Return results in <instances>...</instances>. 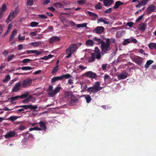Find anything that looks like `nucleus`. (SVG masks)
Listing matches in <instances>:
<instances>
[{
    "mask_svg": "<svg viewBox=\"0 0 156 156\" xmlns=\"http://www.w3.org/2000/svg\"><path fill=\"white\" fill-rule=\"evenodd\" d=\"M134 24V23L132 22H128L126 24V25L130 27H132Z\"/></svg>",
    "mask_w": 156,
    "mask_h": 156,
    "instance_id": "603ef678",
    "label": "nucleus"
},
{
    "mask_svg": "<svg viewBox=\"0 0 156 156\" xmlns=\"http://www.w3.org/2000/svg\"><path fill=\"white\" fill-rule=\"evenodd\" d=\"M21 83L20 82L16 83L13 87L12 91L14 92H16L18 91L21 87Z\"/></svg>",
    "mask_w": 156,
    "mask_h": 156,
    "instance_id": "f8f14e48",
    "label": "nucleus"
},
{
    "mask_svg": "<svg viewBox=\"0 0 156 156\" xmlns=\"http://www.w3.org/2000/svg\"><path fill=\"white\" fill-rule=\"evenodd\" d=\"M54 5L57 8H62L64 7L63 5L59 3H56L54 4Z\"/></svg>",
    "mask_w": 156,
    "mask_h": 156,
    "instance_id": "f704fd0d",
    "label": "nucleus"
},
{
    "mask_svg": "<svg viewBox=\"0 0 156 156\" xmlns=\"http://www.w3.org/2000/svg\"><path fill=\"white\" fill-rule=\"evenodd\" d=\"M146 26V23H141L139 26L138 29L140 31H144L145 30Z\"/></svg>",
    "mask_w": 156,
    "mask_h": 156,
    "instance_id": "6ab92c4d",
    "label": "nucleus"
},
{
    "mask_svg": "<svg viewBox=\"0 0 156 156\" xmlns=\"http://www.w3.org/2000/svg\"><path fill=\"white\" fill-rule=\"evenodd\" d=\"M32 82V80L30 78H27L24 80L22 83V87H29Z\"/></svg>",
    "mask_w": 156,
    "mask_h": 156,
    "instance_id": "0eeeda50",
    "label": "nucleus"
},
{
    "mask_svg": "<svg viewBox=\"0 0 156 156\" xmlns=\"http://www.w3.org/2000/svg\"><path fill=\"white\" fill-rule=\"evenodd\" d=\"M148 0H143L139 2L138 4L136 5V8H140V7L145 5L148 2Z\"/></svg>",
    "mask_w": 156,
    "mask_h": 156,
    "instance_id": "f3484780",
    "label": "nucleus"
},
{
    "mask_svg": "<svg viewBox=\"0 0 156 156\" xmlns=\"http://www.w3.org/2000/svg\"><path fill=\"white\" fill-rule=\"evenodd\" d=\"M62 89L61 87H57L54 89L52 91L48 93V96L50 97H54L56 94L58 93Z\"/></svg>",
    "mask_w": 156,
    "mask_h": 156,
    "instance_id": "423d86ee",
    "label": "nucleus"
},
{
    "mask_svg": "<svg viewBox=\"0 0 156 156\" xmlns=\"http://www.w3.org/2000/svg\"><path fill=\"white\" fill-rule=\"evenodd\" d=\"M143 59L141 57H137L134 59V62L137 63L139 66H141L143 62Z\"/></svg>",
    "mask_w": 156,
    "mask_h": 156,
    "instance_id": "9d476101",
    "label": "nucleus"
},
{
    "mask_svg": "<svg viewBox=\"0 0 156 156\" xmlns=\"http://www.w3.org/2000/svg\"><path fill=\"white\" fill-rule=\"evenodd\" d=\"M107 65V64H103L102 65L101 67L103 70H105L106 69Z\"/></svg>",
    "mask_w": 156,
    "mask_h": 156,
    "instance_id": "338daca9",
    "label": "nucleus"
},
{
    "mask_svg": "<svg viewBox=\"0 0 156 156\" xmlns=\"http://www.w3.org/2000/svg\"><path fill=\"white\" fill-rule=\"evenodd\" d=\"M86 99L87 102L88 103H89L91 100V98L88 95H83Z\"/></svg>",
    "mask_w": 156,
    "mask_h": 156,
    "instance_id": "c756f323",
    "label": "nucleus"
},
{
    "mask_svg": "<svg viewBox=\"0 0 156 156\" xmlns=\"http://www.w3.org/2000/svg\"><path fill=\"white\" fill-rule=\"evenodd\" d=\"M28 98H30L29 99L30 101L34 102L35 100V98L31 96H30Z\"/></svg>",
    "mask_w": 156,
    "mask_h": 156,
    "instance_id": "680f3d73",
    "label": "nucleus"
},
{
    "mask_svg": "<svg viewBox=\"0 0 156 156\" xmlns=\"http://www.w3.org/2000/svg\"><path fill=\"white\" fill-rule=\"evenodd\" d=\"M14 55L13 54H12L10 55L9 56L8 58V61H9L11 60L12 58L14 57Z\"/></svg>",
    "mask_w": 156,
    "mask_h": 156,
    "instance_id": "0e129e2a",
    "label": "nucleus"
},
{
    "mask_svg": "<svg viewBox=\"0 0 156 156\" xmlns=\"http://www.w3.org/2000/svg\"><path fill=\"white\" fill-rule=\"evenodd\" d=\"M94 53L96 55L99 54L100 55H101L100 50L98 47H96L95 48V53Z\"/></svg>",
    "mask_w": 156,
    "mask_h": 156,
    "instance_id": "a18cd8bd",
    "label": "nucleus"
},
{
    "mask_svg": "<svg viewBox=\"0 0 156 156\" xmlns=\"http://www.w3.org/2000/svg\"><path fill=\"white\" fill-rule=\"evenodd\" d=\"M10 79V77L9 75H8L5 76L4 79L3 80V82L4 83H6Z\"/></svg>",
    "mask_w": 156,
    "mask_h": 156,
    "instance_id": "a19ab883",
    "label": "nucleus"
},
{
    "mask_svg": "<svg viewBox=\"0 0 156 156\" xmlns=\"http://www.w3.org/2000/svg\"><path fill=\"white\" fill-rule=\"evenodd\" d=\"M102 7V5L101 4L98 3L96 6H95V8L97 9H101Z\"/></svg>",
    "mask_w": 156,
    "mask_h": 156,
    "instance_id": "09e8293b",
    "label": "nucleus"
},
{
    "mask_svg": "<svg viewBox=\"0 0 156 156\" xmlns=\"http://www.w3.org/2000/svg\"><path fill=\"white\" fill-rule=\"evenodd\" d=\"M78 67L79 69L81 70H84L87 68V66H84L81 65H79Z\"/></svg>",
    "mask_w": 156,
    "mask_h": 156,
    "instance_id": "3c124183",
    "label": "nucleus"
},
{
    "mask_svg": "<svg viewBox=\"0 0 156 156\" xmlns=\"http://www.w3.org/2000/svg\"><path fill=\"white\" fill-rule=\"evenodd\" d=\"M42 44V42L41 41H37L35 42H32L30 44L32 45L35 47H37Z\"/></svg>",
    "mask_w": 156,
    "mask_h": 156,
    "instance_id": "b1692460",
    "label": "nucleus"
},
{
    "mask_svg": "<svg viewBox=\"0 0 156 156\" xmlns=\"http://www.w3.org/2000/svg\"><path fill=\"white\" fill-rule=\"evenodd\" d=\"M26 128V127L25 126L23 125H21L19 126V129L20 130L22 131L24 130Z\"/></svg>",
    "mask_w": 156,
    "mask_h": 156,
    "instance_id": "49530a36",
    "label": "nucleus"
},
{
    "mask_svg": "<svg viewBox=\"0 0 156 156\" xmlns=\"http://www.w3.org/2000/svg\"><path fill=\"white\" fill-rule=\"evenodd\" d=\"M38 23L36 22H32L30 23V26L32 27H36L38 24Z\"/></svg>",
    "mask_w": 156,
    "mask_h": 156,
    "instance_id": "37998d69",
    "label": "nucleus"
},
{
    "mask_svg": "<svg viewBox=\"0 0 156 156\" xmlns=\"http://www.w3.org/2000/svg\"><path fill=\"white\" fill-rule=\"evenodd\" d=\"M19 98V96H17L16 97H12L11 98V99L12 101H14L15 100L17 99L18 98Z\"/></svg>",
    "mask_w": 156,
    "mask_h": 156,
    "instance_id": "774afa93",
    "label": "nucleus"
},
{
    "mask_svg": "<svg viewBox=\"0 0 156 156\" xmlns=\"http://www.w3.org/2000/svg\"><path fill=\"white\" fill-rule=\"evenodd\" d=\"M101 57V55H100L99 54L96 55L94 53H92L91 54V58L89 60V62H92L94 61L96 58L97 59H100Z\"/></svg>",
    "mask_w": 156,
    "mask_h": 156,
    "instance_id": "6e6552de",
    "label": "nucleus"
},
{
    "mask_svg": "<svg viewBox=\"0 0 156 156\" xmlns=\"http://www.w3.org/2000/svg\"><path fill=\"white\" fill-rule=\"evenodd\" d=\"M15 134V133L14 131H9L4 135V136L5 138L9 139L13 137Z\"/></svg>",
    "mask_w": 156,
    "mask_h": 156,
    "instance_id": "4468645a",
    "label": "nucleus"
},
{
    "mask_svg": "<svg viewBox=\"0 0 156 156\" xmlns=\"http://www.w3.org/2000/svg\"><path fill=\"white\" fill-rule=\"evenodd\" d=\"M37 108V105H30V108L32 109L35 110Z\"/></svg>",
    "mask_w": 156,
    "mask_h": 156,
    "instance_id": "13d9d810",
    "label": "nucleus"
},
{
    "mask_svg": "<svg viewBox=\"0 0 156 156\" xmlns=\"http://www.w3.org/2000/svg\"><path fill=\"white\" fill-rule=\"evenodd\" d=\"M35 0H27V4L29 6H31L35 2Z\"/></svg>",
    "mask_w": 156,
    "mask_h": 156,
    "instance_id": "58836bf2",
    "label": "nucleus"
},
{
    "mask_svg": "<svg viewBox=\"0 0 156 156\" xmlns=\"http://www.w3.org/2000/svg\"><path fill=\"white\" fill-rule=\"evenodd\" d=\"M101 47V52L103 54L106 53L107 51H109L111 49L109 44L107 43L106 42H102Z\"/></svg>",
    "mask_w": 156,
    "mask_h": 156,
    "instance_id": "39448f33",
    "label": "nucleus"
},
{
    "mask_svg": "<svg viewBox=\"0 0 156 156\" xmlns=\"http://www.w3.org/2000/svg\"><path fill=\"white\" fill-rule=\"evenodd\" d=\"M85 74L87 76L91 78H94L96 76V74L95 73L91 71L86 72L85 73Z\"/></svg>",
    "mask_w": 156,
    "mask_h": 156,
    "instance_id": "dca6fc26",
    "label": "nucleus"
},
{
    "mask_svg": "<svg viewBox=\"0 0 156 156\" xmlns=\"http://www.w3.org/2000/svg\"><path fill=\"white\" fill-rule=\"evenodd\" d=\"M18 117L16 116H12L9 117L8 118V119L12 122L14 121L15 120H16Z\"/></svg>",
    "mask_w": 156,
    "mask_h": 156,
    "instance_id": "c9c22d12",
    "label": "nucleus"
},
{
    "mask_svg": "<svg viewBox=\"0 0 156 156\" xmlns=\"http://www.w3.org/2000/svg\"><path fill=\"white\" fill-rule=\"evenodd\" d=\"M33 53H35L36 55H38L41 53L42 51H39L37 50H34Z\"/></svg>",
    "mask_w": 156,
    "mask_h": 156,
    "instance_id": "5fc2aeb1",
    "label": "nucleus"
},
{
    "mask_svg": "<svg viewBox=\"0 0 156 156\" xmlns=\"http://www.w3.org/2000/svg\"><path fill=\"white\" fill-rule=\"evenodd\" d=\"M61 80H62L61 76H57L53 77L51 80V81L52 82H55L57 81Z\"/></svg>",
    "mask_w": 156,
    "mask_h": 156,
    "instance_id": "c85d7f7f",
    "label": "nucleus"
},
{
    "mask_svg": "<svg viewBox=\"0 0 156 156\" xmlns=\"http://www.w3.org/2000/svg\"><path fill=\"white\" fill-rule=\"evenodd\" d=\"M103 22L105 24H108L109 23L108 21L106 20L105 18H101L98 20V23Z\"/></svg>",
    "mask_w": 156,
    "mask_h": 156,
    "instance_id": "7c9ffc66",
    "label": "nucleus"
},
{
    "mask_svg": "<svg viewBox=\"0 0 156 156\" xmlns=\"http://www.w3.org/2000/svg\"><path fill=\"white\" fill-rule=\"evenodd\" d=\"M154 9V5H151L147 8L146 10V12L147 14H150L153 12Z\"/></svg>",
    "mask_w": 156,
    "mask_h": 156,
    "instance_id": "aec40b11",
    "label": "nucleus"
},
{
    "mask_svg": "<svg viewBox=\"0 0 156 156\" xmlns=\"http://www.w3.org/2000/svg\"><path fill=\"white\" fill-rule=\"evenodd\" d=\"M65 95L69 99H70V100L69 103V105H75L78 103V99L74 97L69 92H66L65 94Z\"/></svg>",
    "mask_w": 156,
    "mask_h": 156,
    "instance_id": "f03ea898",
    "label": "nucleus"
},
{
    "mask_svg": "<svg viewBox=\"0 0 156 156\" xmlns=\"http://www.w3.org/2000/svg\"><path fill=\"white\" fill-rule=\"evenodd\" d=\"M153 62L154 61L152 60H147L144 65V67L147 69L148 68L150 67V65L153 63Z\"/></svg>",
    "mask_w": 156,
    "mask_h": 156,
    "instance_id": "5701e85b",
    "label": "nucleus"
},
{
    "mask_svg": "<svg viewBox=\"0 0 156 156\" xmlns=\"http://www.w3.org/2000/svg\"><path fill=\"white\" fill-rule=\"evenodd\" d=\"M58 65H56L53 69L52 73L53 74H55L58 70Z\"/></svg>",
    "mask_w": 156,
    "mask_h": 156,
    "instance_id": "4c0bfd02",
    "label": "nucleus"
},
{
    "mask_svg": "<svg viewBox=\"0 0 156 156\" xmlns=\"http://www.w3.org/2000/svg\"><path fill=\"white\" fill-rule=\"evenodd\" d=\"M100 82L98 81L96 82L94 84L93 86L88 88L87 90L88 92H90V94L91 93L94 94L95 93L102 89L103 87H100Z\"/></svg>",
    "mask_w": 156,
    "mask_h": 156,
    "instance_id": "f257e3e1",
    "label": "nucleus"
},
{
    "mask_svg": "<svg viewBox=\"0 0 156 156\" xmlns=\"http://www.w3.org/2000/svg\"><path fill=\"white\" fill-rule=\"evenodd\" d=\"M28 96V94L27 93L23 94L19 96V98H26Z\"/></svg>",
    "mask_w": 156,
    "mask_h": 156,
    "instance_id": "052dcab7",
    "label": "nucleus"
},
{
    "mask_svg": "<svg viewBox=\"0 0 156 156\" xmlns=\"http://www.w3.org/2000/svg\"><path fill=\"white\" fill-rule=\"evenodd\" d=\"M106 42L107 43L109 44H110V43H115V40L114 38H111L110 39L107 38L106 40Z\"/></svg>",
    "mask_w": 156,
    "mask_h": 156,
    "instance_id": "2f4dec72",
    "label": "nucleus"
},
{
    "mask_svg": "<svg viewBox=\"0 0 156 156\" xmlns=\"http://www.w3.org/2000/svg\"><path fill=\"white\" fill-rule=\"evenodd\" d=\"M59 17L62 22L63 23L64 25L66 26H68V24H69L68 23V21L66 19L65 17L60 14Z\"/></svg>",
    "mask_w": 156,
    "mask_h": 156,
    "instance_id": "ddd939ff",
    "label": "nucleus"
},
{
    "mask_svg": "<svg viewBox=\"0 0 156 156\" xmlns=\"http://www.w3.org/2000/svg\"><path fill=\"white\" fill-rule=\"evenodd\" d=\"M77 3L79 5H83L86 2V0H80L77 1Z\"/></svg>",
    "mask_w": 156,
    "mask_h": 156,
    "instance_id": "79ce46f5",
    "label": "nucleus"
},
{
    "mask_svg": "<svg viewBox=\"0 0 156 156\" xmlns=\"http://www.w3.org/2000/svg\"><path fill=\"white\" fill-rule=\"evenodd\" d=\"M39 17L40 18L44 19H46L47 18V16L44 15H39Z\"/></svg>",
    "mask_w": 156,
    "mask_h": 156,
    "instance_id": "864d4df0",
    "label": "nucleus"
},
{
    "mask_svg": "<svg viewBox=\"0 0 156 156\" xmlns=\"http://www.w3.org/2000/svg\"><path fill=\"white\" fill-rule=\"evenodd\" d=\"M31 60H32L26 58L23 60L22 62L24 64H26L30 62Z\"/></svg>",
    "mask_w": 156,
    "mask_h": 156,
    "instance_id": "de8ad7c7",
    "label": "nucleus"
},
{
    "mask_svg": "<svg viewBox=\"0 0 156 156\" xmlns=\"http://www.w3.org/2000/svg\"><path fill=\"white\" fill-rule=\"evenodd\" d=\"M39 124L40 126L41 127L40 129L41 130H42L44 131H45L46 130V128L45 126V124L44 122H40Z\"/></svg>",
    "mask_w": 156,
    "mask_h": 156,
    "instance_id": "4be33fe9",
    "label": "nucleus"
},
{
    "mask_svg": "<svg viewBox=\"0 0 156 156\" xmlns=\"http://www.w3.org/2000/svg\"><path fill=\"white\" fill-rule=\"evenodd\" d=\"M130 39L132 42L136 43L137 42V40L136 39L134 38L133 37H131Z\"/></svg>",
    "mask_w": 156,
    "mask_h": 156,
    "instance_id": "bf43d9fd",
    "label": "nucleus"
},
{
    "mask_svg": "<svg viewBox=\"0 0 156 156\" xmlns=\"http://www.w3.org/2000/svg\"><path fill=\"white\" fill-rule=\"evenodd\" d=\"M123 3L121 2L120 1H118L115 2V5L114 6V9H117L119 6H120L123 4Z\"/></svg>",
    "mask_w": 156,
    "mask_h": 156,
    "instance_id": "a878e982",
    "label": "nucleus"
},
{
    "mask_svg": "<svg viewBox=\"0 0 156 156\" xmlns=\"http://www.w3.org/2000/svg\"><path fill=\"white\" fill-rule=\"evenodd\" d=\"M62 80L64 79H68L72 77V76L69 74H67L65 75H63L61 76Z\"/></svg>",
    "mask_w": 156,
    "mask_h": 156,
    "instance_id": "72a5a7b5",
    "label": "nucleus"
},
{
    "mask_svg": "<svg viewBox=\"0 0 156 156\" xmlns=\"http://www.w3.org/2000/svg\"><path fill=\"white\" fill-rule=\"evenodd\" d=\"M87 13H88L89 16L91 18V19L93 20H94L97 19L98 17L97 15L93 12L90 11H87Z\"/></svg>",
    "mask_w": 156,
    "mask_h": 156,
    "instance_id": "a211bd4d",
    "label": "nucleus"
},
{
    "mask_svg": "<svg viewBox=\"0 0 156 156\" xmlns=\"http://www.w3.org/2000/svg\"><path fill=\"white\" fill-rule=\"evenodd\" d=\"M148 47L150 49H156V43H151L148 44Z\"/></svg>",
    "mask_w": 156,
    "mask_h": 156,
    "instance_id": "bb28decb",
    "label": "nucleus"
},
{
    "mask_svg": "<svg viewBox=\"0 0 156 156\" xmlns=\"http://www.w3.org/2000/svg\"><path fill=\"white\" fill-rule=\"evenodd\" d=\"M7 7L5 4H3L0 8V11L4 13L7 10Z\"/></svg>",
    "mask_w": 156,
    "mask_h": 156,
    "instance_id": "393cba45",
    "label": "nucleus"
},
{
    "mask_svg": "<svg viewBox=\"0 0 156 156\" xmlns=\"http://www.w3.org/2000/svg\"><path fill=\"white\" fill-rule=\"evenodd\" d=\"M60 40V38L59 37L55 36L50 38L49 42L50 43L52 44L54 42L59 41Z\"/></svg>",
    "mask_w": 156,
    "mask_h": 156,
    "instance_id": "2eb2a0df",
    "label": "nucleus"
},
{
    "mask_svg": "<svg viewBox=\"0 0 156 156\" xmlns=\"http://www.w3.org/2000/svg\"><path fill=\"white\" fill-rule=\"evenodd\" d=\"M131 40L130 39H125L123 42L122 44L123 45H126L130 42Z\"/></svg>",
    "mask_w": 156,
    "mask_h": 156,
    "instance_id": "e433bc0d",
    "label": "nucleus"
},
{
    "mask_svg": "<svg viewBox=\"0 0 156 156\" xmlns=\"http://www.w3.org/2000/svg\"><path fill=\"white\" fill-rule=\"evenodd\" d=\"M23 70H30L32 69V68L30 66H24L20 68Z\"/></svg>",
    "mask_w": 156,
    "mask_h": 156,
    "instance_id": "ea45409f",
    "label": "nucleus"
},
{
    "mask_svg": "<svg viewBox=\"0 0 156 156\" xmlns=\"http://www.w3.org/2000/svg\"><path fill=\"white\" fill-rule=\"evenodd\" d=\"M144 15V14H143V15H142L139 16L138 18L136 19V21L138 22L140 20L143 18V16Z\"/></svg>",
    "mask_w": 156,
    "mask_h": 156,
    "instance_id": "69168bd1",
    "label": "nucleus"
},
{
    "mask_svg": "<svg viewBox=\"0 0 156 156\" xmlns=\"http://www.w3.org/2000/svg\"><path fill=\"white\" fill-rule=\"evenodd\" d=\"M94 42L93 41L91 40L90 39L86 41V45L87 46H93L94 45Z\"/></svg>",
    "mask_w": 156,
    "mask_h": 156,
    "instance_id": "cd10ccee",
    "label": "nucleus"
},
{
    "mask_svg": "<svg viewBox=\"0 0 156 156\" xmlns=\"http://www.w3.org/2000/svg\"><path fill=\"white\" fill-rule=\"evenodd\" d=\"M105 30L104 28L102 26H98L93 30V32L97 34H100L103 33Z\"/></svg>",
    "mask_w": 156,
    "mask_h": 156,
    "instance_id": "1a4fd4ad",
    "label": "nucleus"
},
{
    "mask_svg": "<svg viewBox=\"0 0 156 156\" xmlns=\"http://www.w3.org/2000/svg\"><path fill=\"white\" fill-rule=\"evenodd\" d=\"M29 99H30V98H28L25 100L23 101V103H24V104H27V103H28V102H30Z\"/></svg>",
    "mask_w": 156,
    "mask_h": 156,
    "instance_id": "e2e57ef3",
    "label": "nucleus"
},
{
    "mask_svg": "<svg viewBox=\"0 0 156 156\" xmlns=\"http://www.w3.org/2000/svg\"><path fill=\"white\" fill-rule=\"evenodd\" d=\"M128 73L125 72H123L118 76V79L120 80L126 79L128 76Z\"/></svg>",
    "mask_w": 156,
    "mask_h": 156,
    "instance_id": "9b49d317",
    "label": "nucleus"
},
{
    "mask_svg": "<svg viewBox=\"0 0 156 156\" xmlns=\"http://www.w3.org/2000/svg\"><path fill=\"white\" fill-rule=\"evenodd\" d=\"M41 129L40 128L38 127H35L34 128H31L29 129V131H31L32 130H38L40 131L41 130Z\"/></svg>",
    "mask_w": 156,
    "mask_h": 156,
    "instance_id": "c03bdc74",
    "label": "nucleus"
},
{
    "mask_svg": "<svg viewBox=\"0 0 156 156\" xmlns=\"http://www.w3.org/2000/svg\"><path fill=\"white\" fill-rule=\"evenodd\" d=\"M93 40L96 41L97 42V44H101V42H103L102 40H101L99 38H97L96 37H95L93 38Z\"/></svg>",
    "mask_w": 156,
    "mask_h": 156,
    "instance_id": "473e14b6",
    "label": "nucleus"
},
{
    "mask_svg": "<svg viewBox=\"0 0 156 156\" xmlns=\"http://www.w3.org/2000/svg\"><path fill=\"white\" fill-rule=\"evenodd\" d=\"M37 31H36L35 32H32L30 33V36H35L37 35Z\"/></svg>",
    "mask_w": 156,
    "mask_h": 156,
    "instance_id": "4d7b16f0",
    "label": "nucleus"
},
{
    "mask_svg": "<svg viewBox=\"0 0 156 156\" xmlns=\"http://www.w3.org/2000/svg\"><path fill=\"white\" fill-rule=\"evenodd\" d=\"M20 107L23 108L25 109H27L28 108H30V105H21L20 106Z\"/></svg>",
    "mask_w": 156,
    "mask_h": 156,
    "instance_id": "6e6d98bb",
    "label": "nucleus"
},
{
    "mask_svg": "<svg viewBox=\"0 0 156 156\" xmlns=\"http://www.w3.org/2000/svg\"><path fill=\"white\" fill-rule=\"evenodd\" d=\"M18 40L19 41L23 40H24L25 39V36H24L22 37H21V34H20L18 36Z\"/></svg>",
    "mask_w": 156,
    "mask_h": 156,
    "instance_id": "8fccbe9b",
    "label": "nucleus"
},
{
    "mask_svg": "<svg viewBox=\"0 0 156 156\" xmlns=\"http://www.w3.org/2000/svg\"><path fill=\"white\" fill-rule=\"evenodd\" d=\"M20 12V9L18 6L15 8L14 10H12L9 13L8 17L6 20V22L7 23H9Z\"/></svg>",
    "mask_w": 156,
    "mask_h": 156,
    "instance_id": "7ed1b4c3",
    "label": "nucleus"
},
{
    "mask_svg": "<svg viewBox=\"0 0 156 156\" xmlns=\"http://www.w3.org/2000/svg\"><path fill=\"white\" fill-rule=\"evenodd\" d=\"M17 30L16 29L14 30L12 32L11 35L10 37L9 41H11L13 40L15 36L16 35Z\"/></svg>",
    "mask_w": 156,
    "mask_h": 156,
    "instance_id": "412c9836",
    "label": "nucleus"
},
{
    "mask_svg": "<svg viewBox=\"0 0 156 156\" xmlns=\"http://www.w3.org/2000/svg\"><path fill=\"white\" fill-rule=\"evenodd\" d=\"M76 49V46L75 44H71L66 50V53L68 54L66 57L67 58L70 57L72 53L75 51Z\"/></svg>",
    "mask_w": 156,
    "mask_h": 156,
    "instance_id": "20e7f679",
    "label": "nucleus"
}]
</instances>
